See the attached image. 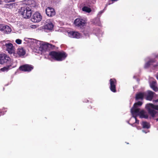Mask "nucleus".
<instances>
[{"instance_id":"1","label":"nucleus","mask_w":158,"mask_h":158,"mask_svg":"<svg viewBox=\"0 0 158 158\" xmlns=\"http://www.w3.org/2000/svg\"><path fill=\"white\" fill-rule=\"evenodd\" d=\"M49 55L52 59L58 61L64 60L68 56V54L64 51H51L49 52Z\"/></svg>"},{"instance_id":"2","label":"nucleus","mask_w":158,"mask_h":158,"mask_svg":"<svg viewBox=\"0 0 158 158\" xmlns=\"http://www.w3.org/2000/svg\"><path fill=\"white\" fill-rule=\"evenodd\" d=\"M19 13L23 18L29 19L31 15L32 11L30 8L23 7L19 10Z\"/></svg>"},{"instance_id":"3","label":"nucleus","mask_w":158,"mask_h":158,"mask_svg":"<svg viewBox=\"0 0 158 158\" xmlns=\"http://www.w3.org/2000/svg\"><path fill=\"white\" fill-rule=\"evenodd\" d=\"M2 48H6L9 54H14L15 51V48L13 44L10 43H6L5 41L2 42Z\"/></svg>"},{"instance_id":"4","label":"nucleus","mask_w":158,"mask_h":158,"mask_svg":"<svg viewBox=\"0 0 158 158\" xmlns=\"http://www.w3.org/2000/svg\"><path fill=\"white\" fill-rule=\"evenodd\" d=\"M55 47V45L48 43L42 44L40 48V49L42 52L49 51L54 49Z\"/></svg>"},{"instance_id":"5","label":"nucleus","mask_w":158,"mask_h":158,"mask_svg":"<svg viewBox=\"0 0 158 158\" xmlns=\"http://www.w3.org/2000/svg\"><path fill=\"white\" fill-rule=\"evenodd\" d=\"M25 53V50L23 48H19L17 49L16 52H14L13 56L15 58H19L24 56Z\"/></svg>"},{"instance_id":"6","label":"nucleus","mask_w":158,"mask_h":158,"mask_svg":"<svg viewBox=\"0 0 158 158\" xmlns=\"http://www.w3.org/2000/svg\"><path fill=\"white\" fill-rule=\"evenodd\" d=\"M110 90L113 93L116 92V85L117 84V81L114 78H111L110 80Z\"/></svg>"},{"instance_id":"7","label":"nucleus","mask_w":158,"mask_h":158,"mask_svg":"<svg viewBox=\"0 0 158 158\" xmlns=\"http://www.w3.org/2000/svg\"><path fill=\"white\" fill-rule=\"evenodd\" d=\"M42 16L38 12L35 13L31 19V21L34 23L40 22L42 19Z\"/></svg>"},{"instance_id":"8","label":"nucleus","mask_w":158,"mask_h":158,"mask_svg":"<svg viewBox=\"0 0 158 158\" xmlns=\"http://www.w3.org/2000/svg\"><path fill=\"white\" fill-rule=\"evenodd\" d=\"M0 31H2L5 34H9L11 31V29L8 25L4 24H0Z\"/></svg>"},{"instance_id":"9","label":"nucleus","mask_w":158,"mask_h":158,"mask_svg":"<svg viewBox=\"0 0 158 158\" xmlns=\"http://www.w3.org/2000/svg\"><path fill=\"white\" fill-rule=\"evenodd\" d=\"M74 23L76 26L81 28L85 25V22L83 19L77 18L74 20Z\"/></svg>"},{"instance_id":"10","label":"nucleus","mask_w":158,"mask_h":158,"mask_svg":"<svg viewBox=\"0 0 158 158\" xmlns=\"http://www.w3.org/2000/svg\"><path fill=\"white\" fill-rule=\"evenodd\" d=\"M33 67L31 65L26 64L21 66L19 67V69L23 71L30 72L33 69Z\"/></svg>"},{"instance_id":"11","label":"nucleus","mask_w":158,"mask_h":158,"mask_svg":"<svg viewBox=\"0 0 158 158\" xmlns=\"http://www.w3.org/2000/svg\"><path fill=\"white\" fill-rule=\"evenodd\" d=\"M45 12L48 16L50 17L54 16L56 14V12L54 9L50 7H48L46 8L45 10Z\"/></svg>"},{"instance_id":"12","label":"nucleus","mask_w":158,"mask_h":158,"mask_svg":"<svg viewBox=\"0 0 158 158\" xmlns=\"http://www.w3.org/2000/svg\"><path fill=\"white\" fill-rule=\"evenodd\" d=\"M140 108L133 106L131 109V112L133 115L132 117L135 116H135H138L140 112Z\"/></svg>"},{"instance_id":"13","label":"nucleus","mask_w":158,"mask_h":158,"mask_svg":"<svg viewBox=\"0 0 158 158\" xmlns=\"http://www.w3.org/2000/svg\"><path fill=\"white\" fill-rule=\"evenodd\" d=\"M69 36L71 37L76 39L79 38L81 36V34L77 31H71L69 32Z\"/></svg>"},{"instance_id":"14","label":"nucleus","mask_w":158,"mask_h":158,"mask_svg":"<svg viewBox=\"0 0 158 158\" xmlns=\"http://www.w3.org/2000/svg\"><path fill=\"white\" fill-rule=\"evenodd\" d=\"M146 108L148 110V113L151 116L154 118L157 112L154 110L152 109L151 107H149L148 106V104H147L146 106Z\"/></svg>"},{"instance_id":"15","label":"nucleus","mask_w":158,"mask_h":158,"mask_svg":"<svg viewBox=\"0 0 158 158\" xmlns=\"http://www.w3.org/2000/svg\"><path fill=\"white\" fill-rule=\"evenodd\" d=\"M155 93L150 90L148 91L147 95L146 97V99L149 101H151L153 99Z\"/></svg>"},{"instance_id":"16","label":"nucleus","mask_w":158,"mask_h":158,"mask_svg":"<svg viewBox=\"0 0 158 158\" xmlns=\"http://www.w3.org/2000/svg\"><path fill=\"white\" fill-rule=\"evenodd\" d=\"M138 116L140 118H144L147 119L148 118V115L146 112L144 110H142L140 111Z\"/></svg>"},{"instance_id":"17","label":"nucleus","mask_w":158,"mask_h":158,"mask_svg":"<svg viewBox=\"0 0 158 158\" xmlns=\"http://www.w3.org/2000/svg\"><path fill=\"white\" fill-rule=\"evenodd\" d=\"M157 83L156 80L152 81L150 84V87L155 92L158 91V88L157 87Z\"/></svg>"},{"instance_id":"18","label":"nucleus","mask_w":158,"mask_h":158,"mask_svg":"<svg viewBox=\"0 0 158 158\" xmlns=\"http://www.w3.org/2000/svg\"><path fill=\"white\" fill-rule=\"evenodd\" d=\"M46 23V24L45 26V28L50 30H52L54 27L52 23L50 20H47Z\"/></svg>"},{"instance_id":"19","label":"nucleus","mask_w":158,"mask_h":158,"mask_svg":"<svg viewBox=\"0 0 158 158\" xmlns=\"http://www.w3.org/2000/svg\"><path fill=\"white\" fill-rule=\"evenodd\" d=\"M4 58H3V64H9L11 61L10 58L5 54L3 53Z\"/></svg>"},{"instance_id":"20","label":"nucleus","mask_w":158,"mask_h":158,"mask_svg":"<svg viewBox=\"0 0 158 158\" xmlns=\"http://www.w3.org/2000/svg\"><path fill=\"white\" fill-rule=\"evenodd\" d=\"M144 96L143 93L139 92L136 94L135 99L136 100H143Z\"/></svg>"},{"instance_id":"21","label":"nucleus","mask_w":158,"mask_h":158,"mask_svg":"<svg viewBox=\"0 0 158 158\" xmlns=\"http://www.w3.org/2000/svg\"><path fill=\"white\" fill-rule=\"evenodd\" d=\"M17 5V4L16 3H12L6 4L5 5V7L7 8L11 9L13 8H15Z\"/></svg>"},{"instance_id":"22","label":"nucleus","mask_w":158,"mask_h":158,"mask_svg":"<svg viewBox=\"0 0 158 158\" xmlns=\"http://www.w3.org/2000/svg\"><path fill=\"white\" fill-rule=\"evenodd\" d=\"M141 125L143 128L148 129L150 127L149 123L145 121L143 122Z\"/></svg>"},{"instance_id":"23","label":"nucleus","mask_w":158,"mask_h":158,"mask_svg":"<svg viewBox=\"0 0 158 158\" xmlns=\"http://www.w3.org/2000/svg\"><path fill=\"white\" fill-rule=\"evenodd\" d=\"M12 66L11 64H10L9 65H7L6 67H4L0 69V70L2 72L7 71L9 69H11V68Z\"/></svg>"},{"instance_id":"24","label":"nucleus","mask_w":158,"mask_h":158,"mask_svg":"<svg viewBox=\"0 0 158 158\" xmlns=\"http://www.w3.org/2000/svg\"><path fill=\"white\" fill-rule=\"evenodd\" d=\"M148 106L149 107H151L152 108L158 110V105H154L152 103L148 104Z\"/></svg>"},{"instance_id":"25","label":"nucleus","mask_w":158,"mask_h":158,"mask_svg":"<svg viewBox=\"0 0 158 158\" xmlns=\"http://www.w3.org/2000/svg\"><path fill=\"white\" fill-rule=\"evenodd\" d=\"M82 10L86 12L90 13L91 11V9L87 6H84L82 8Z\"/></svg>"},{"instance_id":"26","label":"nucleus","mask_w":158,"mask_h":158,"mask_svg":"<svg viewBox=\"0 0 158 158\" xmlns=\"http://www.w3.org/2000/svg\"><path fill=\"white\" fill-rule=\"evenodd\" d=\"M143 104V102L141 101H138L137 102L135 103L134 105L133 106L138 108L140 106Z\"/></svg>"},{"instance_id":"27","label":"nucleus","mask_w":158,"mask_h":158,"mask_svg":"<svg viewBox=\"0 0 158 158\" xmlns=\"http://www.w3.org/2000/svg\"><path fill=\"white\" fill-rule=\"evenodd\" d=\"M6 112V109L4 107L0 111V116L2 115H4Z\"/></svg>"},{"instance_id":"28","label":"nucleus","mask_w":158,"mask_h":158,"mask_svg":"<svg viewBox=\"0 0 158 158\" xmlns=\"http://www.w3.org/2000/svg\"><path fill=\"white\" fill-rule=\"evenodd\" d=\"M4 58L3 53L0 54V64H3V58Z\"/></svg>"},{"instance_id":"29","label":"nucleus","mask_w":158,"mask_h":158,"mask_svg":"<svg viewBox=\"0 0 158 158\" xmlns=\"http://www.w3.org/2000/svg\"><path fill=\"white\" fill-rule=\"evenodd\" d=\"M24 2H25L24 3L27 5H31V3L34 2V0L31 1L30 0H25Z\"/></svg>"},{"instance_id":"30","label":"nucleus","mask_w":158,"mask_h":158,"mask_svg":"<svg viewBox=\"0 0 158 158\" xmlns=\"http://www.w3.org/2000/svg\"><path fill=\"white\" fill-rule=\"evenodd\" d=\"M151 65V64L148 61L146 63H145L144 67L145 68H148Z\"/></svg>"},{"instance_id":"31","label":"nucleus","mask_w":158,"mask_h":158,"mask_svg":"<svg viewBox=\"0 0 158 158\" xmlns=\"http://www.w3.org/2000/svg\"><path fill=\"white\" fill-rule=\"evenodd\" d=\"M149 62L151 64V65L153 63H155L156 60L155 59H152L149 60Z\"/></svg>"},{"instance_id":"32","label":"nucleus","mask_w":158,"mask_h":158,"mask_svg":"<svg viewBox=\"0 0 158 158\" xmlns=\"http://www.w3.org/2000/svg\"><path fill=\"white\" fill-rule=\"evenodd\" d=\"M22 41L19 39H17L15 40V42L18 44H21L22 43Z\"/></svg>"},{"instance_id":"33","label":"nucleus","mask_w":158,"mask_h":158,"mask_svg":"<svg viewBox=\"0 0 158 158\" xmlns=\"http://www.w3.org/2000/svg\"><path fill=\"white\" fill-rule=\"evenodd\" d=\"M137 116H135H135H133V117L135 119V123H137V124H139V120L137 119Z\"/></svg>"},{"instance_id":"34","label":"nucleus","mask_w":158,"mask_h":158,"mask_svg":"<svg viewBox=\"0 0 158 158\" xmlns=\"http://www.w3.org/2000/svg\"><path fill=\"white\" fill-rule=\"evenodd\" d=\"M5 2L6 3L9 2H14L15 0H4Z\"/></svg>"},{"instance_id":"35","label":"nucleus","mask_w":158,"mask_h":158,"mask_svg":"<svg viewBox=\"0 0 158 158\" xmlns=\"http://www.w3.org/2000/svg\"><path fill=\"white\" fill-rule=\"evenodd\" d=\"M142 131L143 132L145 133H146L149 131H146L145 130H142Z\"/></svg>"},{"instance_id":"36","label":"nucleus","mask_w":158,"mask_h":158,"mask_svg":"<svg viewBox=\"0 0 158 158\" xmlns=\"http://www.w3.org/2000/svg\"><path fill=\"white\" fill-rule=\"evenodd\" d=\"M156 79L158 80V73H157L156 76Z\"/></svg>"},{"instance_id":"37","label":"nucleus","mask_w":158,"mask_h":158,"mask_svg":"<svg viewBox=\"0 0 158 158\" xmlns=\"http://www.w3.org/2000/svg\"><path fill=\"white\" fill-rule=\"evenodd\" d=\"M154 102H158V98L156 100H154Z\"/></svg>"},{"instance_id":"38","label":"nucleus","mask_w":158,"mask_h":158,"mask_svg":"<svg viewBox=\"0 0 158 158\" xmlns=\"http://www.w3.org/2000/svg\"><path fill=\"white\" fill-rule=\"evenodd\" d=\"M155 120L156 122H158V118L156 119Z\"/></svg>"},{"instance_id":"39","label":"nucleus","mask_w":158,"mask_h":158,"mask_svg":"<svg viewBox=\"0 0 158 158\" xmlns=\"http://www.w3.org/2000/svg\"><path fill=\"white\" fill-rule=\"evenodd\" d=\"M2 1L1 0H0V4H1Z\"/></svg>"},{"instance_id":"40","label":"nucleus","mask_w":158,"mask_h":158,"mask_svg":"<svg viewBox=\"0 0 158 158\" xmlns=\"http://www.w3.org/2000/svg\"><path fill=\"white\" fill-rule=\"evenodd\" d=\"M157 66V65H154V67H156Z\"/></svg>"},{"instance_id":"41","label":"nucleus","mask_w":158,"mask_h":158,"mask_svg":"<svg viewBox=\"0 0 158 158\" xmlns=\"http://www.w3.org/2000/svg\"><path fill=\"white\" fill-rule=\"evenodd\" d=\"M89 108H90V109H92V107L91 106H90L89 107Z\"/></svg>"},{"instance_id":"42","label":"nucleus","mask_w":158,"mask_h":158,"mask_svg":"<svg viewBox=\"0 0 158 158\" xmlns=\"http://www.w3.org/2000/svg\"><path fill=\"white\" fill-rule=\"evenodd\" d=\"M84 102H87L85 100L83 101Z\"/></svg>"},{"instance_id":"43","label":"nucleus","mask_w":158,"mask_h":158,"mask_svg":"<svg viewBox=\"0 0 158 158\" xmlns=\"http://www.w3.org/2000/svg\"><path fill=\"white\" fill-rule=\"evenodd\" d=\"M155 57H156V58H157V56H155Z\"/></svg>"}]
</instances>
